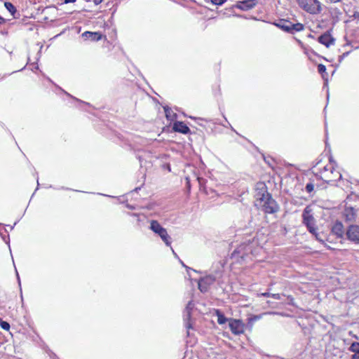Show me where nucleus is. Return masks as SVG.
I'll return each mask as SVG.
<instances>
[{
    "label": "nucleus",
    "mask_w": 359,
    "mask_h": 359,
    "mask_svg": "<svg viewBox=\"0 0 359 359\" xmlns=\"http://www.w3.org/2000/svg\"><path fill=\"white\" fill-rule=\"evenodd\" d=\"M346 235L349 241L359 243V226L350 225L346 230Z\"/></svg>",
    "instance_id": "nucleus-9"
},
{
    "label": "nucleus",
    "mask_w": 359,
    "mask_h": 359,
    "mask_svg": "<svg viewBox=\"0 0 359 359\" xmlns=\"http://www.w3.org/2000/svg\"><path fill=\"white\" fill-rule=\"evenodd\" d=\"M271 294L272 293H269V292H264V293H261L259 295L262 296V297H271Z\"/></svg>",
    "instance_id": "nucleus-26"
},
{
    "label": "nucleus",
    "mask_w": 359,
    "mask_h": 359,
    "mask_svg": "<svg viewBox=\"0 0 359 359\" xmlns=\"http://www.w3.org/2000/svg\"><path fill=\"white\" fill-rule=\"evenodd\" d=\"M332 232L338 238H342L344 233V226L341 222H337L332 228Z\"/></svg>",
    "instance_id": "nucleus-15"
},
{
    "label": "nucleus",
    "mask_w": 359,
    "mask_h": 359,
    "mask_svg": "<svg viewBox=\"0 0 359 359\" xmlns=\"http://www.w3.org/2000/svg\"><path fill=\"white\" fill-rule=\"evenodd\" d=\"M302 222L310 233H316V219L311 205H307L302 212Z\"/></svg>",
    "instance_id": "nucleus-4"
},
{
    "label": "nucleus",
    "mask_w": 359,
    "mask_h": 359,
    "mask_svg": "<svg viewBox=\"0 0 359 359\" xmlns=\"http://www.w3.org/2000/svg\"><path fill=\"white\" fill-rule=\"evenodd\" d=\"M256 0H245L237 4L236 7L243 11H248L256 5Z\"/></svg>",
    "instance_id": "nucleus-12"
},
{
    "label": "nucleus",
    "mask_w": 359,
    "mask_h": 359,
    "mask_svg": "<svg viewBox=\"0 0 359 359\" xmlns=\"http://www.w3.org/2000/svg\"><path fill=\"white\" fill-rule=\"evenodd\" d=\"M194 304H193V302L191 301L189 302L187 304V305L184 309V320L185 321L186 327L188 329H190L191 327L189 320L191 318V311L194 308Z\"/></svg>",
    "instance_id": "nucleus-10"
},
{
    "label": "nucleus",
    "mask_w": 359,
    "mask_h": 359,
    "mask_svg": "<svg viewBox=\"0 0 359 359\" xmlns=\"http://www.w3.org/2000/svg\"><path fill=\"white\" fill-rule=\"evenodd\" d=\"M271 297L275 299H281V294H271Z\"/></svg>",
    "instance_id": "nucleus-24"
},
{
    "label": "nucleus",
    "mask_w": 359,
    "mask_h": 359,
    "mask_svg": "<svg viewBox=\"0 0 359 359\" xmlns=\"http://www.w3.org/2000/svg\"><path fill=\"white\" fill-rule=\"evenodd\" d=\"M305 189L308 193H311L314 189L313 184L311 182L306 184Z\"/></svg>",
    "instance_id": "nucleus-20"
},
{
    "label": "nucleus",
    "mask_w": 359,
    "mask_h": 359,
    "mask_svg": "<svg viewBox=\"0 0 359 359\" xmlns=\"http://www.w3.org/2000/svg\"><path fill=\"white\" fill-rule=\"evenodd\" d=\"M150 229L156 234L159 236L162 241L165 243L167 246L171 245V238L168 235L167 230L163 228L158 221L151 220L150 222Z\"/></svg>",
    "instance_id": "nucleus-5"
},
{
    "label": "nucleus",
    "mask_w": 359,
    "mask_h": 359,
    "mask_svg": "<svg viewBox=\"0 0 359 359\" xmlns=\"http://www.w3.org/2000/svg\"><path fill=\"white\" fill-rule=\"evenodd\" d=\"M318 71L320 74H323L326 71V67L324 65L320 64L318 66Z\"/></svg>",
    "instance_id": "nucleus-21"
},
{
    "label": "nucleus",
    "mask_w": 359,
    "mask_h": 359,
    "mask_svg": "<svg viewBox=\"0 0 359 359\" xmlns=\"http://www.w3.org/2000/svg\"><path fill=\"white\" fill-rule=\"evenodd\" d=\"M4 22H5L4 18H3L2 17L0 16V25L4 23Z\"/></svg>",
    "instance_id": "nucleus-33"
},
{
    "label": "nucleus",
    "mask_w": 359,
    "mask_h": 359,
    "mask_svg": "<svg viewBox=\"0 0 359 359\" xmlns=\"http://www.w3.org/2000/svg\"><path fill=\"white\" fill-rule=\"evenodd\" d=\"M76 0H65L64 1V3L65 4H69V3H74L75 2Z\"/></svg>",
    "instance_id": "nucleus-30"
},
{
    "label": "nucleus",
    "mask_w": 359,
    "mask_h": 359,
    "mask_svg": "<svg viewBox=\"0 0 359 359\" xmlns=\"http://www.w3.org/2000/svg\"><path fill=\"white\" fill-rule=\"evenodd\" d=\"M265 314H280V315H283L282 313H278V312H268V313H264L262 315H265Z\"/></svg>",
    "instance_id": "nucleus-29"
},
{
    "label": "nucleus",
    "mask_w": 359,
    "mask_h": 359,
    "mask_svg": "<svg viewBox=\"0 0 359 359\" xmlns=\"http://www.w3.org/2000/svg\"><path fill=\"white\" fill-rule=\"evenodd\" d=\"M4 5L6 8L14 16L17 11L15 7L10 2H5Z\"/></svg>",
    "instance_id": "nucleus-17"
},
{
    "label": "nucleus",
    "mask_w": 359,
    "mask_h": 359,
    "mask_svg": "<svg viewBox=\"0 0 359 359\" xmlns=\"http://www.w3.org/2000/svg\"><path fill=\"white\" fill-rule=\"evenodd\" d=\"M349 351L353 352L354 354H359V342H353L351 344Z\"/></svg>",
    "instance_id": "nucleus-18"
},
{
    "label": "nucleus",
    "mask_w": 359,
    "mask_h": 359,
    "mask_svg": "<svg viewBox=\"0 0 359 359\" xmlns=\"http://www.w3.org/2000/svg\"><path fill=\"white\" fill-rule=\"evenodd\" d=\"M215 313L217 317V323L219 325H223V324L226 323V322L229 323V318H226L224 316V315L219 310H218V309L216 310Z\"/></svg>",
    "instance_id": "nucleus-16"
},
{
    "label": "nucleus",
    "mask_w": 359,
    "mask_h": 359,
    "mask_svg": "<svg viewBox=\"0 0 359 359\" xmlns=\"http://www.w3.org/2000/svg\"><path fill=\"white\" fill-rule=\"evenodd\" d=\"M229 326L235 335H240L245 332V325L241 320L229 318Z\"/></svg>",
    "instance_id": "nucleus-7"
},
{
    "label": "nucleus",
    "mask_w": 359,
    "mask_h": 359,
    "mask_svg": "<svg viewBox=\"0 0 359 359\" xmlns=\"http://www.w3.org/2000/svg\"><path fill=\"white\" fill-rule=\"evenodd\" d=\"M82 37L92 41H98L102 39V34L100 32H85L82 34Z\"/></svg>",
    "instance_id": "nucleus-14"
},
{
    "label": "nucleus",
    "mask_w": 359,
    "mask_h": 359,
    "mask_svg": "<svg viewBox=\"0 0 359 359\" xmlns=\"http://www.w3.org/2000/svg\"><path fill=\"white\" fill-rule=\"evenodd\" d=\"M173 129L175 131L182 134H187L190 131L189 127L182 121H176L173 125Z\"/></svg>",
    "instance_id": "nucleus-13"
},
{
    "label": "nucleus",
    "mask_w": 359,
    "mask_h": 359,
    "mask_svg": "<svg viewBox=\"0 0 359 359\" xmlns=\"http://www.w3.org/2000/svg\"><path fill=\"white\" fill-rule=\"evenodd\" d=\"M171 250H172V253L175 255V257H177V254L175 252L174 250H173L172 248H171Z\"/></svg>",
    "instance_id": "nucleus-35"
},
{
    "label": "nucleus",
    "mask_w": 359,
    "mask_h": 359,
    "mask_svg": "<svg viewBox=\"0 0 359 359\" xmlns=\"http://www.w3.org/2000/svg\"><path fill=\"white\" fill-rule=\"evenodd\" d=\"M238 253H240V252H241V250H240V248H238Z\"/></svg>",
    "instance_id": "nucleus-37"
},
{
    "label": "nucleus",
    "mask_w": 359,
    "mask_h": 359,
    "mask_svg": "<svg viewBox=\"0 0 359 359\" xmlns=\"http://www.w3.org/2000/svg\"><path fill=\"white\" fill-rule=\"evenodd\" d=\"M262 318V315L259 316H254L252 318H251L250 320L252 321H256L257 320H259Z\"/></svg>",
    "instance_id": "nucleus-25"
},
{
    "label": "nucleus",
    "mask_w": 359,
    "mask_h": 359,
    "mask_svg": "<svg viewBox=\"0 0 359 359\" xmlns=\"http://www.w3.org/2000/svg\"><path fill=\"white\" fill-rule=\"evenodd\" d=\"M0 326L4 330H8L10 329L9 323L6 321H4L3 320L0 322Z\"/></svg>",
    "instance_id": "nucleus-19"
},
{
    "label": "nucleus",
    "mask_w": 359,
    "mask_h": 359,
    "mask_svg": "<svg viewBox=\"0 0 359 359\" xmlns=\"http://www.w3.org/2000/svg\"><path fill=\"white\" fill-rule=\"evenodd\" d=\"M276 25L283 31L290 34H294L304 29V25L302 23H292L287 20H280L279 22L276 23Z\"/></svg>",
    "instance_id": "nucleus-6"
},
{
    "label": "nucleus",
    "mask_w": 359,
    "mask_h": 359,
    "mask_svg": "<svg viewBox=\"0 0 359 359\" xmlns=\"http://www.w3.org/2000/svg\"><path fill=\"white\" fill-rule=\"evenodd\" d=\"M318 42L325 45L327 48L334 44V39L329 32H326L318 37Z\"/></svg>",
    "instance_id": "nucleus-11"
},
{
    "label": "nucleus",
    "mask_w": 359,
    "mask_h": 359,
    "mask_svg": "<svg viewBox=\"0 0 359 359\" xmlns=\"http://www.w3.org/2000/svg\"><path fill=\"white\" fill-rule=\"evenodd\" d=\"M352 359H359V353L358 354H353L352 355Z\"/></svg>",
    "instance_id": "nucleus-32"
},
{
    "label": "nucleus",
    "mask_w": 359,
    "mask_h": 359,
    "mask_svg": "<svg viewBox=\"0 0 359 359\" xmlns=\"http://www.w3.org/2000/svg\"><path fill=\"white\" fill-rule=\"evenodd\" d=\"M260 187L257 192L255 197V205L262 210L264 212L271 214L278 210V205L276 201L272 198L271 195L267 191L264 184H259Z\"/></svg>",
    "instance_id": "nucleus-1"
},
{
    "label": "nucleus",
    "mask_w": 359,
    "mask_h": 359,
    "mask_svg": "<svg viewBox=\"0 0 359 359\" xmlns=\"http://www.w3.org/2000/svg\"><path fill=\"white\" fill-rule=\"evenodd\" d=\"M217 276L215 275H208L202 278L198 281V289L202 292L208 291V287L216 280Z\"/></svg>",
    "instance_id": "nucleus-8"
},
{
    "label": "nucleus",
    "mask_w": 359,
    "mask_h": 359,
    "mask_svg": "<svg viewBox=\"0 0 359 359\" xmlns=\"http://www.w3.org/2000/svg\"><path fill=\"white\" fill-rule=\"evenodd\" d=\"M298 6L311 15H317L322 11V4L318 0H296Z\"/></svg>",
    "instance_id": "nucleus-2"
},
{
    "label": "nucleus",
    "mask_w": 359,
    "mask_h": 359,
    "mask_svg": "<svg viewBox=\"0 0 359 359\" xmlns=\"http://www.w3.org/2000/svg\"><path fill=\"white\" fill-rule=\"evenodd\" d=\"M320 178L327 183L335 182L341 178V174L336 170L332 163L324 167L320 172Z\"/></svg>",
    "instance_id": "nucleus-3"
},
{
    "label": "nucleus",
    "mask_w": 359,
    "mask_h": 359,
    "mask_svg": "<svg viewBox=\"0 0 359 359\" xmlns=\"http://www.w3.org/2000/svg\"><path fill=\"white\" fill-rule=\"evenodd\" d=\"M210 1L215 5L220 6L225 3L226 0H210Z\"/></svg>",
    "instance_id": "nucleus-23"
},
{
    "label": "nucleus",
    "mask_w": 359,
    "mask_h": 359,
    "mask_svg": "<svg viewBox=\"0 0 359 359\" xmlns=\"http://www.w3.org/2000/svg\"><path fill=\"white\" fill-rule=\"evenodd\" d=\"M316 238V240H318V241L321 242V243H323L324 241L323 239L321 238L320 235L319 233L317 232V229H316V233H311Z\"/></svg>",
    "instance_id": "nucleus-22"
},
{
    "label": "nucleus",
    "mask_w": 359,
    "mask_h": 359,
    "mask_svg": "<svg viewBox=\"0 0 359 359\" xmlns=\"http://www.w3.org/2000/svg\"><path fill=\"white\" fill-rule=\"evenodd\" d=\"M102 1V0H93V2L95 5H98V4H101Z\"/></svg>",
    "instance_id": "nucleus-31"
},
{
    "label": "nucleus",
    "mask_w": 359,
    "mask_h": 359,
    "mask_svg": "<svg viewBox=\"0 0 359 359\" xmlns=\"http://www.w3.org/2000/svg\"><path fill=\"white\" fill-rule=\"evenodd\" d=\"M341 0H330V1L331 3H337V2H339Z\"/></svg>",
    "instance_id": "nucleus-34"
},
{
    "label": "nucleus",
    "mask_w": 359,
    "mask_h": 359,
    "mask_svg": "<svg viewBox=\"0 0 359 359\" xmlns=\"http://www.w3.org/2000/svg\"><path fill=\"white\" fill-rule=\"evenodd\" d=\"M348 54V53H345L343 55H341V56H339V61L341 62Z\"/></svg>",
    "instance_id": "nucleus-27"
},
{
    "label": "nucleus",
    "mask_w": 359,
    "mask_h": 359,
    "mask_svg": "<svg viewBox=\"0 0 359 359\" xmlns=\"http://www.w3.org/2000/svg\"><path fill=\"white\" fill-rule=\"evenodd\" d=\"M17 276H18V279L19 284L20 285V276H18V273H17Z\"/></svg>",
    "instance_id": "nucleus-36"
},
{
    "label": "nucleus",
    "mask_w": 359,
    "mask_h": 359,
    "mask_svg": "<svg viewBox=\"0 0 359 359\" xmlns=\"http://www.w3.org/2000/svg\"><path fill=\"white\" fill-rule=\"evenodd\" d=\"M164 110H165V115L167 117H168V113H170V109H168V107H164Z\"/></svg>",
    "instance_id": "nucleus-28"
}]
</instances>
